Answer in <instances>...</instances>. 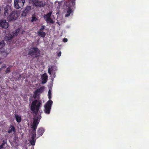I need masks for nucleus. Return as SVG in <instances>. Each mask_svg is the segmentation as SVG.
<instances>
[{
    "label": "nucleus",
    "mask_w": 149,
    "mask_h": 149,
    "mask_svg": "<svg viewBox=\"0 0 149 149\" xmlns=\"http://www.w3.org/2000/svg\"><path fill=\"white\" fill-rule=\"evenodd\" d=\"M41 104V101L37 100H33L31 103L30 109L33 113L34 114V117L33 118V124L31 126V128L33 129V131L31 137L32 139H36V130L40 120L41 118V114L39 115H37V113Z\"/></svg>",
    "instance_id": "f257e3e1"
},
{
    "label": "nucleus",
    "mask_w": 149,
    "mask_h": 149,
    "mask_svg": "<svg viewBox=\"0 0 149 149\" xmlns=\"http://www.w3.org/2000/svg\"><path fill=\"white\" fill-rule=\"evenodd\" d=\"M40 54L39 49L36 47H31L28 50V55L33 58L38 57L40 56Z\"/></svg>",
    "instance_id": "f03ea898"
},
{
    "label": "nucleus",
    "mask_w": 149,
    "mask_h": 149,
    "mask_svg": "<svg viewBox=\"0 0 149 149\" xmlns=\"http://www.w3.org/2000/svg\"><path fill=\"white\" fill-rule=\"evenodd\" d=\"M32 4L33 6L41 8L44 7L46 4L45 1L39 0H31Z\"/></svg>",
    "instance_id": "7ed1b4c3"
},
{
    "label": "nucleus",
    "mask_w": 149,
    "mask_h": 149,
    "mask_svg": "<svg viewBox=\"0 0 149 149\" xmlns=\"http://www.w3.org/2000/svg\"><path fill=\"white\" fill-rule=\"evenodd\" d=\"M53 104V101L51 100H49L45 104L44 106L45 112L47 114L50 113L51 107Z\"/></svg>",
    "instance_id": "20e7f679"
},
{
    "label": "nucleus",
    "mask_w": 149,
    "mask_h": 149,
    "mask_svg": "<svg viewBox=\"0 0 149 149\" xmlns=\"http://www.w3.org/2000/svg\"><path fill=\"white\" fill-rule=\"evenodd\" d=\"M57 70V67L55 65L50 66L48 69V72L50 75H51L54 78L56 76V71Z\"/></svg>",
    "instance_id": "39448f33"
},
{
    "label": "nucleus",
    "mask_w": 149,
    "mask_h": 149,
    "mask_svg": "<svg viewBox=\"0 0 149 149\" xmlns=\"http://www.w3.org/2000/svg\"><path fill=\"white\" fill-rule=\"evenodd\" d=\"M25 0H16L14 1V6L17 9L23 7L24 3Z\"/></svg>",
    "instance_id": "423d86ee"
},
{
    "label": "nucleus",
    "mask_w": 149,
    "mask_h": 149,
    "mask_svg": "<svg viewBox=\"0 0 149 149\" xmlns=\"http://www.w3.org/2000/svg\"><path fill=\"white\" fill-rule=\"evenodd\" d=\"M44 88V87L42 86L37 89L34 93L33 95L34 98L35 99L37 97H39L40 96V94L43 92Z\"/></svg>",
    "instance_id": "0eeeda50"
},
{
    "label": "nucleus",
    "mask_w": 149,
    "mask_h": 149,
    "mask_svg": "<svg viewBox=\"0 0 149 149\" xmlns=\"http://www.w3.org/2000/svg\"><path fill=\"white\" fill-rule=\"evenodd\" d=\"M19 16V14L17 10L13 11L10 14V21L16 19Z\"/></svg>",
    "instance_id": "6e6552de"
},
{
    "label": "nucleus",
    "mask_w": 149,
    "mask_h": 149,
    "mask_svg": "<svg viewBox=\"0 0 149 149\" xmlns=\"http://www.w3.org/2000/svg\"><path fill=\"white\" fill-rule=\"evenodd\" d=\"M31 9V7L30 6H27L25 8L24 10L22 12L21 15L22 16L25 17L29 13Z\"/></svg>",
    "instance_id": "1a4fd4ad"
},
{
    "label": "nucleus",
    "mask_w": 149,
    "mask_h": 149,
    "mask_svg": "<svg viewBox=\"0 0 149 149\" xmlns=\"http://www.w3.org/2000/svg\"><path fill=\"white\" fill-rule=\"evenodd\" d=\"M20 29L19 28L15 30L13 33L10 34V40L13 38L14 36H17L20 31Z\"/></svg>",
    "instance_id": "9d476101"
},
{
    "label": "nucleus",
    "mask_w": 149,
    "mask_h": 149,
    "mask_svg": "<svg viewBox=\"0 0 149 149\" xmlns=\"http://www.w3.org/2000/svg\"><path fill=\"white\" fill-rule=\"evenodd\" d=\"M8 26V23L6 22V20H2L0 22V26L4 28H6Z\"/></svg>",
    "instance_id": "9b49d317"
},
{
    "label": "nucleus",
    "mask_w": 149,
    "mask_h": 149,
    "mask_svg": "<svg viewBox=\"0 0 149 149\" xmlns=\"http://www.w3.org/2000/svg\"><path fill=\"white\" fill-rule=\"evenodd\" d=\"M47 76L46 73H45L43 74L41 77L42 84H44L46 82L47 79Z\"/></svg>",
    "instance_id": "f8f14e48"
},
{
    "label": "nucleus",
    "mask_w": 149,
    "mask_h": 149,
    "mask_svg": "<svg viewBox=\"0 0 149 149\" xmlns=\"http://www.w3.org/2000/svg\"><path fill=\"white\" fill-rule=\"evenodd\" d=\"M15 118L17 123H19L21 121L22 118L20 115L17 114H15Z\"/></svg>",
    "instance_id": "ddd939ff"
},
{
    "label": "nucleus",
    "mask_w": 149,
    "mask_h": 149,
    "mask_svg": "<svg viewBox=\"0 0 149 149\" xmlns=\"http://www.w3.org/2000/svg\"><path fill=\"white\" fill-rule=\"evenodd\" d=\"M45 131L44 129L43 128H40L38 131V134L39 136H42Z\"/></svg>",
    "instance_id": "4468645a"
},
{
    "label": "nucleus",
    "mask_w": 149,
    "mask_h": 149,
    "mask_svg": "<svg viewBox=\"0 0 149 149\" xmlns=\"http://www.w3.org/2000/svg\"><path fill=\"white\" fill-rule=\"evenodd\" d=\"M9 6H7L5 8L4 15L5 16L8 17L9 15Z\"/></svg>",
    "instance_id": "2eb2a0df"
},
{
    "label": "nucleus",
    "mask_w": 149,
    "mask_h": 149,
    "mask_svg": "<svg viewBox=\"0 0 149 149\" xmlns=\"http://www.w3.org/2000/svg\"><path fill=\"white\" fill-rule=\"evenodd\" d=\"M52 13V11H50L47 14H45L44 16V18H46V19L51 17V15Z\"/></svg>",
    "instance_id": "dca6fc26"
},
{
    "label": "nucleus",
    "mask_w": 149,
    "mask_h": 149,
    "mask_svg": "<svg viewBox=\"0 0 149 149\" xmlns=\"http://www.w3.org/2000/svg\"><path fill=\"white\" fill-rule=\"evenodd\" d=\"M10 133L13 132L14 134H15L16 133V129L14 126L11 125L10 126Z\"/></svg>",
    "instance_id": "f3484780"
},
{
    "label": "nucleus",
    "mask_w": 149,
    "mask_h": 149,
    "mask_svg": "<svg viewBox=\"0 0 149 149\" xmlns=\"http://www.w3.org/2000/svg\"><path fill=\"white\" fill-rule=\"evenodd\" d=\"M38 33L39 36H40L41 37L43 38L45 37L46 35L45 33L43 31H38Z\"/></svg>",
    "instance_id": "a211bd4d"
},
{
    "label": "nucleus",
    "mask_w": 149,
    "mask_h": 149,
    "mask_svg": "<svg viewBox=\"0 0 149 149\" xmlns=\"http://www.w3.org/2000/svg\"><path fill=\"white\" fill-rule=\"evenodd\" d=\"M67 14H66L65 15V17H68V16H69L70 15L71 13L72 12V10L71 9V8L70 7L68 8L67 11Z\"/></svg>",
    "instance_id": "6ab92c4d"
},
{
    "label": "nucleus",
    "mask_w": 149,
    "mask_h": 149,
    "mask_svg": "<svg viewBox=\"0 0 149 149\" xmlns=\"http://www.w3.org/2000/svg\"><path fill=\"white\" fill-rule=\"evenodd\" d=\"M46 21L47 23H51L53 24L54 23V21H53V19H51V17L47 19H46Z\"/></svg>",
    "instance_id": "aec40b11"
},
{
    "label": "nucleus",
    "mask_w": 149,
    "mask_h": 149,
    "mask_svg": "<svg viewBox=\"0 0 149 149\" xmlns=\"http://www.w3.org/2000/svg\"><path fill=\"white\" fill-rule=\"evenodd\" d=\"M37 19H38L36 17L35 15L33 14L32 16L31 21L33 22L36 21Z\"/></svg>",
    "instance_id": "412c9836"
},
{
    "label": "nucleus",
    "mask_w": 149,
    "mask_h": 149,
    "mask_svg": "<svg viewBox=\"0 0 149 149\" xmlns=\"http://www.w3.org/2000/svg\"><path fill=\"white\" fill-rule=\"evenodd\" d=\"M36 139H31L30 141L31 144L32 146H34L35 145Z\"/></svg>",
    "instance_id": "4be33fe9"
},
{
    "label": "nucleus",
    "mask_w": 149,
    "mask_h": 149,
    "mask_svg": "<svg viewBox=\"0 0 149 149\" xmlns=\"http://www.w3.org/2000/svg\"><path fill=\"white\" fill-rule=\"evenodd\" d=\"M51 92L50 91V90H49L48 91V96L49 98V100H51Z\"/></svg>",
    "instance_id": "5701e85b"
},
{
    "label": "nucleus",
    "mask_w": 149,
    "mask_h": 149,
    "mask_svg": "<svg viewBox=\"0 0 149 149\" xmlns=\"http://www.w3.org/2000/svg\"><path fill=\"white\" fill-rule=\"evenodd\" d=\"M5 45V43L3 41L0 42V49L3 47Z\"/></svg>",
    "instance_id": "b1692460"
},
{
    "label": "nucleus",
    "mask_w": 149,
    "mask_h": 149,
    "mask_svg": "<svg viewBox=\"0 0 149 149\" xmlns=\"http://www.w3.org/2000/svg\"><path fill=\"white\" fill-rule=\"evenodd\" d=\"M15 74L17 75V76L16 77L15 75L14 74V77L16 78H17V79L19 78L20 77V75L18 74V73L17 72Z\"/></svg>",
    "instance_id": "393cba45"
},
{
    "label": "nucleus",
    "mask_w": 149,
    "mask_h": 149,
    "mask_svg": "<svg viewBox=\"0 0 149 149\" xmlns=\"http://www.w3.org/2000/svg\"><path fill=\"white\" fill-rule=\"evenodd\" d=\"M45 28V26L44 25H42L41 26V28L40 29V31H42Z\"/></svg>",
    "instance_id": "a878e982"
},
{
    "label": "nucleus",
    "mask_w": 149,
    "mask_h": 149,
    "mask_svg": "<svg viewBox=\"0 0 149 149\" xmlns=\"http://www.w3.org/2000/svg\"><path fill=\"white\" fill-rule=\"evenodd\" d=\"M61 54V51H60L58 54H57V55L58 57H60Z\"/></svg>",
    "instance_id": "bb28decb"
},
{
    "label": "nucleus",
    "mask_w": 149,
    "mask_h": 149,
    "mask_svg": "<svg viewBox=\"0 0 149 149\" xmlns=\"http://www.w3.org/2000/svg\"><path fill=\"white\" fill-rule=\"evenodd\" d=\"M63 42H66L68 41V39L66 38H64L63 39Z\"/></svg>",
    "instance_id": "cd10ccee"
},
{
    "label": "nucleus",
    "mask_w": 149,
    "mask_h": 149,
    "mask_svg": "<svg viewBox=\"0 0 149 149\" xmlns=\"http://www.w3.org/2000/svg\"><path fill=\"white\" fill-rule=\"evenodd\" d=\"M5 39L6 41L8 40H9V37H8L7 38H6V37L5 38Z\"/></svg>",
    "instance_id": "c85d7f7f"
},
{
    "label": "nucleus",
    "mask_w": 149,
    "mask_h": 149,
    "mask_svg": "<svg viewBox=\"0 0 149 149\" xmlns=\"http://www.w3.org/2000/svg\"><path fill=\"white\" fill-rule=\"evenodd\" d=\"M3 147V145H1L0 146V149H2Z\"/></svg>",
    "instance_id": "c756f323"
},
{
    "label": "nucleus",
    "mask_w": 149,
    "mask_h": 149,
    "mask_svg": "<svg viewBox=\"0 0 149 149\" xmlns=\"http://www.w3.org/2000/svg\"><path fill=\"white\" fill-rule=\"evenodd\" d=\"M8 133H9V131H8Z\"/></svg>",
    "instance_id": "7c9ffc66"
}]
</instances>
